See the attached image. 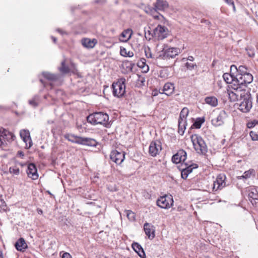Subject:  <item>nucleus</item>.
I'll return each instance as SVG.
<instances>
[{
  "mask_svg": "<svg viewBox=\"0 0 258 258\" xmlns=\"http://www.w3.org/2000/svg\"><path fill=\"white\" fill-rule=\"evenodd\" d=\"M252 81L253 76L251 74L235 75V80L233 83V87L237 90H246L247 85L251 83Z\"/></svg>",
  "mask_w": 258,
  "mask_h": 258,
  "instance_id": "1",
  "label": "nucleus"
},
{
  "mask_svg": "<svg viewBox=\"0 0 258 258\" xmlns=\"http://www.w3.org/2000/svg\"><path fill=\"white\" fill-rule=\"evenodd\" d=\"M87 121L92 124H102L107 126L109 116L107 113L102 112H95L90 114L87 117Z\"/></svg>",
  "mask_w": 258,
  "mask_h": 258,
  "instance_id": "2",
  "label": "nucleus"
},
{
  "mask_svg": "<svg viewBox=\"0 0 258 258\" xmlns=\"http://www.w3.org/2000/svg\"><path fill=\"white\" fill-rule=\"evenodd\" d=\"M190 139L196 152L199 154L205 155L208 151V147L203 139L196 134L191 135Z\"/></svg>",
  "mask_w": 258,
  "mask_h": 258,
  "instance_id": "3",
  "label": "nucleus"
},
{
  "mask_svg": "<svg viewBox=\"0 0 258 258\" xmlns=\"http://www.w3.org/2000/svg\"><path fill=\"white\" fill-rule=\"evenodd\" d=\"M125 79L121 78L116 82H114L112 85L113 94L117 97H122L125 92Z\"/></svg>",
  "mask_w": 258,
  "mask_h": 258,
  "instance_id": "4",
  "label": "nucleus"
},
{
  "mask_svg": "<svg viewBox=\"0 0 258 258\" xmlns=\"http://www.w3.org/2000/svg\"><path fill=\"white\" fill-rule=\"evenodd\" d=\"M242 100L239 106V109L243 112H247L252 107V100L250 94H248L246 92L245 93L244 95L240 98Z\"/></svg>",
  "mask_w": 258,
  "mask_h": 258,
  "instance_id": "5",
  "label": "nucleus"
},
{
  "mask_svg": "<svg viewBox=\"0 0 258 258\" xmlns=\"http://www.w3.org/2000/svg\"><path fill=\"white\" fill-rule=\"evenodd\" d=\"M173 204V200L171 195H165L161 197L157 201V205L163 209H169Z\"/></svg>",
  "mask_w": 258,
  "mask_h": 258,
  "instance_id": "6",
  "label": "nucleus"
},
{
  "mask_svg": "<svg viewBox=\"0 0 258 258\" xmlns=\"http://www.w3.org/2000/svg\"><path fill=\"white\" fill-rule=\"evenodd\" d=\"M231 87L233 91L228 90V94L230 99L232 101L240 100V98H242V96L244 95L246 92V90H244L236 89L233 87V84L231 85Z\"/></svg>",
  "mask_w": 258,
  "mask_h": 258,
  "instance_id": "7",
  "label": "nucleus"
},
{
  "mask_svg": "<svg viewBox=\"0 0 258 258\" xmlns=\"http://www.w3.org/2000/svg\"><path fill=\"white\" fill-rule=\"evenodd\" d=\"M226 176L223 174H219L215 181L213 182V191H217L226 186Z\"/></svg>",
  "mask_w": 258,
  "mask_h": 258,
  "instance_id": "8",
  "label": "nucleus"
},
{
  "mask_svg": "<svg viewBox=\"0 0 258 258\" xmlns=\"http://www.w3.org/2000/svg\"><path fill=\"white\" fill-rule=\"evenodd\" d=\"M2 137L8 142L13 141L16 139L15 136L12 133L10 132L2 127H0V147L5 144V143L2 139Z\"/></svg>",
  "mask_w": 258,
  "mask_h": 258,
  "instance_id": "9",
  "label": "nucleus"
},
{
  "mask_svg": "<svg viewBox=\"0 0 258 258\" xmlns=\"http://www.w3.org/2000/svg\"><path fill=\"white\" fill-rule=\"evenodd\" d=\"M227 117V113L224 110H221L216 117L212 119V123L216 126L222 125L224 123Z\"/></svg>",
  "mask_w": 258,
  "mask_h": 258,
  "instance_id": "10",
  "label": "nucleus"
},
{
  "mask_svg": "<svg viewBox=\"0 0 258 258\" xmlns=\"http://www.w3.org/2000/svg\"><path fill=\"white\" fill-rule=\"evenodd\" d=\"M110 158L111 160L117 164H120L124 160L125 153L124 152H119L117 150L111 151Z\"/></svg>",
  "mask_w": 258,
  "mask_h": 258,
  "instance_id": "11",
  "label": "nucleus"
},
{
  "mask_svg": "<svg viewBox=\"0 0 258 258\" xmlns=\"http://www.w3.org/2000/svg\"><path fill=\"white\" fill-rule=\"evenodd\" d=\"M162 150L161 143L159 141H152L149 146V153L153 157L159 154Z\"/></svg>",
  "mask_w": 258,
  "mask_h": 258,
  "instance_id": "12",
  "label": "nucleus"
},
{
  "mask_svg": "<svg viewBox=\"0 0 258 258\" xmlns=\"http://www.w3.org/2000/svg\"><path fill=\"white\" fill-rule=\"evenodd\" d=\"M164 58H173L180 53V49L176 47H170L163 50Z\"/></svg>",
  "mask_w": 258,
  "mask_h": 258,
  "instance_id": "13",
  "label": "nucleus"
},
{
  "mask_svg": "<svg viewBox=\"0 0 258 258\" xmlns=\"http://www.w3.org/2000/svg\"><path fill=\"white\" fill-rule=\"evenodd\" d=\"M20 135L21 139L25 143V148L29 149L32 145V141L29 131L23 130L20 131Z\"/></svg>",
  "mask_w": 258,
  "mask_h": 258,
  "instance_id": "14",
  "label": "nucleus"
},
{
  "mask_svg": "<svg viewBox=\"0 0 258 258\" xmlns=\"http://www.w3.org/2000/svg\"><path fill=\"white\" fill-rule=\"evenodd\" d=\"M187 157L186 152L183 150H179L172 158V161L175 164L184 162Z\"/></svg>",
  "mask_w": 258,
  "mask_h": 258,
  "instance_id": "15",
  "label": "nucleus"
},
{
  "mask_svg": "<svg viewBox=\"0 0 258 258\" xmlns=\"http://www.w3.org/2000/svg\"><path fill=\"white\" fill-rule=\"evenodd\" d=\"M155 36L157 37L158 39L162 40L166 38L167 35V29L164 26L158 25L154 30Z\"/></svg>",
  "mask_w": 258,
  "mask_h": 258,
  "instance_id": "16",
  "label": "nucleus"
},
{
  "mask_svg": "<svg viewBox=\"0 0 258 258\" xmlns=\"http://www.w3.org/2000/svg\"><path fill=\"white\" fill-rule=\"evenodd\" d=\"M27 173L28 177L33 180L36 179L38 177L36 166L33 163H30L27 165Z\"/></svg>",
  "mask_w": 258,
  "mask_h": 258,
  "instance_id": "17",
  "label": "nucleus"
},
{
  "mask_svg": "<svg viewBox=\"0 0 258 258\" xmlns=\"http://www.w3.org/2000/svg\"><path fill=\"white\" fill-rule=\"evenodd\" d=\"M144 229L146 234L149 239H153L155 237V228L150 223H145L144 225Z\"/></svg>",
  "mask_w": 258,
  "mask_h": 258,
  "instance_id": "18",
  "label": "nucleus"
},
{
  "mask_svg": "<svg viewBox=\"0 0 258 258\" xmlns=\"http://www.w3.org/2000/svg\"><path fill=\"white\" fill-rule=\"evenodd\" d=\"M231 70L235 75H245L250 74L247 72V68L244 66H239L237 67L236 66L233 64L231 66Z\"/></svg>",
  "mask_w": 258,
  "mask_h": 258,
  "instance_id": "19",
  "label": "nucleus"
},
{
  "mask_svg": "<svg viewBox=\"0 0 258 258\" xmlns=\"http://www.w3.org/2000/svg\"><path fill=\"white\" fill-rule=\"evenodd\" d=\"M248 197L252 205L256 204V200H258V191L256 188L250 187L248 189Z\"/></svg>",
  "mask_w": 258,
  "mask_h": 258,
  "instance_id": "20",
  "label": "nucleus"
},
{
  "mask_svg": "<svg viewBox=\"0 0 258 258\" xmlns=\"http://www.w3.org/2000/svg\"><path fill=\"white\" fill-rule=\"evenodd\" d=\"M82 45L87 48H93L97 43L95 39H90L89 38H84L81 40Z\"/></svg>",
  "mask_w": 258,
  "mask_h": 258,
  "instance_id": "21",
  "label": "nucleus"
},
{
  "mask_svg": "<svg viewBox=\"0 0 258 258\" xmlns=\"http://www.w3.org/2000/svg\"><path fill=\"white\" fill-rule=\"evenodd\" d=\"M132 248L138 254L141 258L145 257V253L141 245L137 242H133L132 244Z\"/></svg>",
  "mask_w": 258,
  "mask_h": 258,
  "instance_id": "22",
  "label": "nucleus"
},
{
  "mask_svg": "<svg viewBox=\"0 0 258 258\" xmlns=\"http://www.w3.org/2000/svg\"><path fill=\"white\" fill-rule=\"evenodd\" d=\"M15 246L16 249L21 251H23L27 248V244L23 238H20L15 243Z\"/></svg>",
  "mask_w": 258,
  "mask_h": 258,
  "instance_id": "23",
  "label": "nucleus"
},
{
  "mask_svg": "<svg viewBox=\"0 0 258 258\" xmlns=\"http://www.w3.org/2000/svg\"><path fill=\"white\" fill-rule=\"evenodd\" d=\"M174 89V87L173 84L170 83H167L164 85L163 87L162 93H164L167 96H170L173 93Z\"/></svg>",
  "mask_w": 258,
  "mask_h": 258,
  "instance_id": "24",
  "label": "nucleus"
},
{
  "mask_svg": "<svg viewBox=\"0 0 258 258\" xmlns=\"http://www.w3.org/2000/svg\"><path fill=\"white\" fill-rule=\"evenodd\" d=\"M132 35V31L131 29H127L123 31L120 37V40L122 42H127L131 38Z\"/></svg>",
  "mask_w": 258,
  "mask_h": 258,
  "instance_id": "25",
  "label": "nucleus"
},
{
  "mask_svg": "<svg viewBox=\"0 0 258 258\" xmlns=\"http://www.w3.org/2000/svg\"><path fill=\"white\" fill-rule=\"evenodd\" d=\"M65 139H67L69 141L80 144L81 143L82 137L75 136L72 134H67L64 135Z\"/></svg>",
  "mask_w": 258,
  "mask_h": 258,
  "instance_id": "26",
  "label": "nucleus"
},
{
  "mask_svg": "<svg viewBox=\"0 0 258 258\" xmlns=\"http://www.w3.org/2000/svg\"><path fill=\"white\" fill-rule=\"evenodd\" d=\"M223 78L227 83H231V85H233V83L235 80V73H233L230 70V74L224 73L223 75Z\"/></svg>",
  "mask_w": 258,
  "mask_h": 258,
  "instance_id": "27",
  "label": "nucleus"
},
{
  "mask_svg": "<svg viewBox=\"0 0 258 258\" xmlns=\"http://www.w3.org/2000/svg\"><path fill=\"white\" fill-rule=\"evenodd\" d=\"M97 143L96 140L93 139L82 137L81 143L80 144L95 147L97 145Z\"/></svg>",
  "mask_w": 258,
  "mask_h": 258,
  "instance_id": "28",
  "label": "nucleus"
},
{
  "mask_svg": "<svg viewBox=\"0 0 258 258\" xmlns=\"http://www.w3.org/2000/svg\"><path fill=\"white\" fill-rule=\"evenodd\" d=\"M156 10L163 11L168 7V4L166 1L158 0L154 5Z\"/></svg>",
  "mask_w": 258,
  "mask_h": 258,
  "instance_id": "29",
  "label": "nucleus"
},
{
  "mask_svg": "<svg viewBox=\"0 0 258 258\" xmlns=\"http://www.w3.org/2000/svg\"><path fill=\"white\" fill-rule=\"evenodd\" d=\"M205 100L207 104H209L213 107H215L218 104V100L214 96L207 97Z\"/></svg>",
  "mask_w": 258,
  "mask_h": 258,
  "instance_id": "30",
  "label": "nucleus"
},
{
  "mask_svg": "<svg viewBox=\"0 0 258 258\" xmlns=\"http://www.w3.org/2000/svg\"><path fill=\"white\" fill-rule=\"evenodd\" d=\"M255 175V171L253 169H250L249 170L246 171L243 173V175L242 176H238L237 178L238 179H247L249 178L251 175L254 176Z\"/></svg>",
  "mask_w": 258,
  "mask_h": 258,
  "instance_id": "31",
  "label": "nucleus"
},
{
  "mask_svg": "<svg viewBox=\"0 0 258 258\" xmlns=\"http://www.w3.org/2000/svg\"><path fill=\"white\" fill-rule=\"evenodd\" d=\"M28 102L31 106L36 107L40 102V98L38 96L35 95L32 99H30Z\"/></svg>",
  "mask_w": 258,
  "mask_h": 258,
  "instance_id": "32",
  "label": "nucleus"
},
{
  "mask_svg": "<svg viewBox=\"0 0 258 258\" xmlns=\"http://www.w3.org/2000/svg\"><path fill=\"white\" fill-rule=\"evenodd\" d=\"M186 121L184 120L178 119V133L182 135L185 129Z\"/></svg>",
  "mask_w": 258,
  "mask_h": 258,
  "instance_id": "33",
  "label": "nucleus"
},
{
  "mask_svg": "<svg viewBox=\"0 0 258 258\" xmlns=\"http://www.w3.org/2000/svg\"><path fill=\"white\" fill-rule=\"evenodd\" d=\"M59 70L63 74H68L70 72V69L68 66L66 64L64 60L61 62Z\"/></svg>",
  "mask_w": 258,
  "mask_h": 258,
  "instance_id": "34",
  "label": "nucleus"
},
{
  "mask_svg": "<svg viewBox=\"0 0 258 258\" xmlns=\"http://www.w3.org/2000/svg\"><path fill=\"white\" fill-rule=\"evenodd\" d=\"M120 55L124 57H132L134 56L133 51H127V50L124 47H120Z\"/></svg>",
  "mask_w": 258,
  "mask_h": 258,
  "instance_id": "35",
  "label": "nucleus"
},
{
  "mask_svg": "<svg viewBox=\"0 0 258 258\" xmlns=\"http://www.w3.org/2000/svg\"><path fill=\"white\" fill-rule=\"evenodd\" d=\"M188 113L189 111L188 108H187L186 107L183 108L180 113L179 117L178 119L185 120L186 117L188 115Z\"/></svg>",
  "mask_w": 258,
  "mask_h": 258,
  "instance_id": "36",
  "label": "nucleus"
},
{
  "mask_svg": "<svg viewBox=\"0 0 258 258\" xmlns=\"http://www.w3.org/2000/svg\"><path fill=\"white\" fill-rule=\"evenodd\" d=\"M126 217L130 221H133L135 220V214L131 210L125 211Z\"/></svg>",
  "mask_w": 258,
  "mask_h": 258,
  "instance_id": "37",
  "label": "nucleus"
},
{
  "mask_svg": "<svg viewBox=\"0 0 258 258\" xmlns=\"http://www.w3.org/2000/svg\"><path fill=\"white\" fill-rule=\"evenodd\" d=\"M185 165L186 166L185 168L186 170H188L189 173H190L192 171L193 169L198 168V166L196 164L188 165L186 163H185Z\"/></svg>",
  "mask_w": 258,
  "mask_h": 258,
  "instance_id": "38",
  "label": "nucleus"
},
{
  "mask_svg": "<svg viewBox=\"0 0 258 258\" xmlns=\"http://www.w3.org/2000/svg\"><path fill=\"white\" fill-rule=\"evenodd\" d=\"M9 171L11 174L14 175H18L20 173V170L19 168L17 167L16 166L10 167Z\"/></svg>",
  "mask_w": 258,
  "mask_h": 258,
  "instance_id": "39",
  "label": "nucleus"
},
{
  "mask_svg": "<svg viewBox=\"0 0 258 258\" xmlns=\"http://www.w3.org/2000/svg\"><path fill=\"white\" fill-rule=\"evenodd\" d=\"M42 75L44 77V79L40 78V81L45 86L46 83V81L48 80V74L47 73H43Z\"/></svg>",
  "mask_w": 258,
  "mask_h": 258,
  "instance_id": "40",
  "label": "nucleus"
},
{
  "mask_svg": "<svg viewBox=\"0 0 258 258\" xmlns=\"http://www.w3.org/2000/svg\"><path fill=\"white\" fill-rule=\"evenodd\" d=\"M145 53L146 57L148 58H152L153 55L151 52V49L149 47L145 48Z\"/></svg>",
  "mask_w": 258,
  "mask_h": 258,
  "instance_id": "41",
  "label": "nucleus"
},
{
  "mask_svg": "<svg viewBox=\"0 0 258 258\" xmlns=\"http://www.w3.org/2000/svg\"><path fill=\"white\" fill-rule=\"evenodd\" d=\"M189 174V173L188 170H186V169L185 168L182 169L181 170V176L183 179H186V178L187 177Z\"/></svg>",
  "mask_w": 258,
  "mask_h": 258,
  "instance_id": "42",
  "label": "nucleus"
},
{
  "mask_svg": "<svg viewBox=\"0 0 258 258\" xmlns=\"http://www.w3.org/2000/svg\"><path fill=\"white\" fill-rule=\"evenodd\" d=\"M6 204L5 202L0 197V211L6 210Z\"/></svg>",
  "mask_w": 258,
  "mask_h": 258,
  "instance_id": "43",
  "label": "nucleus"
},
{
  "mask_svg": "<svg viewBox=\"0 0 258 258\" xmlns=\"http://www.w3.org/2000/svg\"><path fill=\"white\" fill-rule=\"evenodd\" d=\"M204 120L199 118V120H197L194 123V125L196 128H200L201 127L202 124L203 123Z\"/></svg>",
  "mask_w": 258,
  "mask_h": 258,
  "instance_id": "44",
  "label": "nucleus"
},
{
  "mask_svg": "<svg viewBox=\"0 0 258 258\" xmlns=\"http://www.w3.org/2000/svg\"><path fill=\"white\" fill-rule=\"evenodd\" d=\"M139 66L143 69H144V71L146 72L149 71L148 66L146 65L144 61H141L139 62Z\"/></svg>",
  "mask_w": 258,
  "mask_h": 258,
  "instance_id": "45",
  "label": "nucleus"
},
{
  "mask_svg": "<svg viewBox=\"0 0 258 258\" xmlns=\"http://www.w3.org/2000/svg\"><path fill=\"white\" fill-rule=\"evenodd\" d=\"M250 136L252 140L258 141V133L251 131L250 132Z\"/></svg>",
  "mask_w": 258,
  "mask_h": 258,
  "instance_id": "46",
  "label": "nucleus"
},
{
  "mask_svg": "<svg viewBox=\"0 0 258 258\" xmlns=\"http://www.w3.org/2000/svg\"><path fill=\"white\" fill-rule=\"evenodd\" d=\"M185 66L187 69L191 70L194 69L195 67H196V64H194V63L186 62L185 63Z\"/></svg>",
  "mask_w": 258,
  "mask_h": 258,
  "instance_id": "47",
  "label": "nucleus"
},
{
  "mask_svg": "<svg viewBox=\"0 0 258 258\" xmlns=\"http://www.w3.org/2000/svg\"><path fill=\"white\" fill-rule=\"evenodd\" d=\"M60 254L61 255V258H72L71 255L67 252H61Z\"/></svg>",
  "mask_w": 258,
  "mask_h": 258,
  "instance_id": "48",
  "label": "nucleus"
},
{
  "mask_svg": "<svg viewBox=\"0 0 258 258\" xmlns=\"http://www.w3.org/2000/svg\"><path fill=\"white\" fill-rule=\"evenodd\" d=\"M58 78V76L53 74H49V81L50 80H56Z\"/></svg>",
  "mask_w": 258,
  "mask_h": 258,
  "instance_id": "49",
  "label": "nucleus"
},
{
  "mask_svg": "<svg viewBox=\"0 0 258 258\" xmlns=\"http://www.w3.org/2000/svg\"><path fill=\"white\" fill-rule=\"evenodd\" d=\"M226 3L229 5H232L233 6L234 9H235L234 2L232 0H224Z\"/></svg>",
  "mask_w": 258,
  "mask_h": 258,
  "instance_id": "50",
  "label": "nucleus"
},
{
  "mask_svg": "<svg viewBox=\"0 0 258 258\" xmlns=\"http://www.w3.org/2000/svg\"><path fill=\"white\" fill-rule=\"evenodd\" d=\"M255 125V124L254 123L253 121H252L250 122H248V123L247 124V126L249 128H251L253 127Z\"/></svg>",
  "mask_w": 258,
  "mask_h": 258,
  "instance_id": "51",
  "label": "nucleus"
},
{
  "mask_svg": "<svg viewBox=\"0 0 258 258\" xmlns=\"http://www.w3.org/2000/svg\"><path fill=\"white\" fill-rule=\"evenodd\" d=\"M57 31H58L61 35H63V34H67L66 32H64V31H63L60 29H57Z\"/></svg>",
  "mask_w": 258,
  "mask_h": 258,
  "instance_id": "52",
  "label": "nucleus"
},
{
  "mask_svg": "<svg viewBox=\"0 0 258 258\" xmlns=\"http://www.w3.org/2000/svg\"><path fill=\"white\" fill-rule=\"evenodd\" d=\"M187 60H189V61H193L194 60V58L192 56H189L187 58Z\"/></svg>",
  "mask_w": 258,
  "mask_h": 258,
  "instance_id": "53",
  "label": "nucleus"
},
{
  "mask_svg": "<svg viewBox=\"0 0 258 258\" xmlns=\"http://www.w3.org/2000/svg\"><path fill=\"white\" fill-rule=\"evenodd\" d=\"M0 258H4L3 253L1 248H0Z\"/></svg>",
  "mask_w": 258,
  "mask_h": 258,
  "instance_id": "54",
  "label": "nucleus"
},
{
  "mask_svg": "<svg viewBox=\"0 0 258 258\" xmlns=\"http://www.w3.org/2000/svg\"><path fill=\"white\" fill-rule=\"evenodd\" d=\"M51 39H52V40L54 42V43H56V42L57 39H56V38L55 37H54L53 36H52L51 37Z\"/></svg>",
  "mask_w": 258,
  "mask_h": 258,
  "instance_id": "55",
  "label": "nucleus"
},
{
  "mask_svg": "<svg viewBox=\"0 0 258 258\" xmlns=\"http://www.w3.org/2000/svg\"><path fill=\"white\" fill-rule=\"evenodd\" d=\"M254 123L256 124H258V118L257 119H255L253 120Z\"/></svg>",
  "mask_w": 258,
  "mask_h": 258,
  "instance_id": "56",
  "label": "nucleus"
},
{
  "mask_svg": "<svg viewBox=\"0 0 258 258\" xmlns=\"http://www.w3.org/2000/svg\"><path fill=\"white\" fill-rule=\"evenodd\" d=\"M133 64L132 63H130V70H132Z\"/></svg>",
  "mask_w": 258,
  "mask_h": 258,
  "instance_id": "57",
  "label": "nucleus"
},
{
  "mask_svg": "<svg viewBox=\"0 0 258 258\" xmlns=\"http://www.w3.org/2000/svg\"><path fill=\"white\" fill-rule=\"evenodd\" d=\"M42 213V211L41 210H38V213L41 214Z\"/></svg>",
  "mask_w": 258,
  "mask_h": 258,
  "instance_id": "58",
  "label": "nucleus"
}]
</instances>
